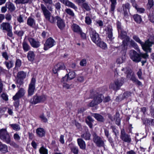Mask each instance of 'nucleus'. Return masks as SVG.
Wrapping results in <instances>:
<instances>
[{
	"mask_svg": "<svg viewBox=\"0 0 154 154\" xmlns=\"http://www.w3.org/2000/svg\"><path fill=\"white\" fill-rule=\"evenodd\" d=\"M130 58L134 62L138 63L141 61V58L146 59L148 58V55L147 53L138 54L136 51L133 50L130 51L129 52Z\"/></svg>",
	"mask_w": 154,
	"mask_h": 154,
	"instance_id": "nucleus-1",
	"label": "nucleus"
},
{
	"mask_svg": "<svg viewBox=\"0 0 154 154\" xmlns=\"http://www.w3.org/2000/svg\"><path fill=\"white\" fill-rule=\"evenodd\" d=\"M41 8L46 19L52 23H55L57 20V16L54 17L51 15L50 11L44 4H41Z\"/></svg>",
	"mask_w": 154,
	"mask_h": 154,
	"instance_id": "nucleus-2",
	"label": "nucleus"
},
{
	"mask_svg": "<svg viewBox=\"0 0 154 154\" xmlns=\"http://www.w3.org/2000/svg\"><path fill=\"white\" fill-rule=\"evenodd\" d=\"M87 28V31L89 32L92 41L96 44H98L101 39L98 33L95 30L90 26H88Z\"/></svg>",
	"mask_w": 154,
	"mask_h": 154,
	"instance_id": "nucleus-3",
	"label": "nucleus"
},
{
	"mask_svg": "<svg viewBox=\"0 0 154 154\" xmlns=\"http://www.w3.org/2000/svg\"><path fill=\"white\" fill-rule=\"evenodd\" d=\"M0 139L7 144H9L11 141V138L6 128L0 129Z\"/></svg>",
	"mask_w": 154,
	"mask_h": 154,
	"instance_id": "nucleus-4",
	"label": "nucleus"
},
{
	"mask_svg": "<svg viewBox=\"0 0 154 154\" xmlns=\"http://www.w3.org/2000/svg\"><path fill=\"white\" fill-rule=\"evenodd\" d=\"M47 99V96L45 95H38L37 94L34 96L30 100V102L32 104L35 105L38 103H42Z\"/></svg>",
	"mask_w": 154,
	"mask_h": 154,
	"instance_id": "nucleus-5",
	"label": "nucleus"
},
{
	"mask_svg": "<svg viewBox=\"0 0 154 154\" xmlns=\"http://www.w3.org/2000/svg\"><path fill=\"white\" fill-rule=\"evenodd\" d=\"M124 79L122 78H119L116 79L114 81V83L111 84L110 85L109 88L115 91L119 89L124 83Z\"/></svg>",
	"mask_w": 154,
	"mask_h": 154,
	"instance_id": "nucleus-6",
	"label": "nucleus"
},
{
	"mask_svg": "<svg viewBox=\"0 0 154 154\" xmlns=\"http://www.w3.org/2000/svg\"><path fill=\"white\" fill-rule=\"evenodd\" d=\"M35 79L33 77L29 85L28 89V96H31L34 94L35 90Z\"/></svg>",
	"mask_w": 154,
	"mask_h": 154,
	"instance_id": "nucleus-7",
	"label": "nucleus"
},
{
	"mask_svg": "<svg viewBox=\"0 0 154 154\" xmlns=\"http://www.w3.org/2000/svg\"><path fill=\"white\" fill-rule=\"evenodd\" d=\"M122 70L125 71V72L127 74V78L130 79V80L134 83L137 79L135 77L134 74L132 73V71L130 68L129 67L123 68L122 69Z\"/></svg>",
	"mask_w": 154,
	"mask_h": 154,
	"instance_id": "nucleus-8",
	"label": "nucleus"
},
{
	"mask_svg": "<svg viewBox=\"0 0 154 154\" xmlns=\"http://www.w3.org/2000/svg\"><path fill=\"white\" fill-rule=\"evenodd\" d=\"M120 138L123 141L128 143H129L131 142V140L130 136L125 132L124 128L121 130Z\"/></svg>",
	"mask_w": 154,
	"mask_h": 154,
	"instance_id": "nucleus-9",
	"label": "nucleus"
},
{
	"mask_svg": "<svg viewBox=\"0 0 154 154\" xmlns=\"http://www.w3.org/2000/svg\"><path fill=\"white\" fill-rule=\"evenodd\" d=\"M133 38L135 41L139 43L141 46L142 48L145 50V48H149V45H151V43L148 41H146L144 43L142 42L140 39L139 37L137 35H134L133 36Z\"/></svg>",
	"mask_w": 154,
	"mask_h": 154,
	"instance_id": "nucleus-10",
	"label": "nucleus"
},
{
	"mask_svg": "<svg viewBox=\"0 0 154 154\" xmlns=\"http://www.w3.org/2000/svg\"><path fill=\"white\" fill-rule=\"evenodd\" d=\"M55 44V40L52 38L50 37L46 40L44 44V49L46 51L54 46Z\"/></svg>",
	"mask_w": 154,
	"mask_h": 154,
	"instance_id": "nucleus-11",
	"label": "nucleus"
},
{
	"mask_svg": "<svg viewBox=\"0 0 154 154\" xmlns=\"http://www.w3.org/2000/svg\"><path fill=\"white\" fill-rule=\"evenodd\" d=\"M26 92L25 89L23 88L19 89L13 98L14 100H19L21 97L23 96Z\"/></svg>",
	"mask_w": 154,
	"mask_h": 154,
	"instance_id": "nucleus-12",
	"label": "nucleus"
},
{
	"mask_svg": "<svg viewBox=\"0 0 154 154\" xmlns=\"http://www.w3.org/2000/svg\"><path fill=\"white\" fill-rule=\"evenodd\" d=\"M94 137V141L96 145L99 146H103L104 145V142L102 139L95 134Z\"/></svg>",
	"mask_w": 154,
	"mask_h": 154,
	"instance_id": "nucleus-13",
	"label": "nucleus"
},
{
	"mask_svg": "<svg viewBox=\"0 0 154 154\" xmlns=\"http://www.w3.org/2000/svg\"><path fill=\"white\" fill-rule=\"evenodd\" d=\"M65 66L64 64L62 62H60L55 65L53 69V71L54 73L56 74L57 72L60 70L65 69Z\"/></svg>",
	"mask_w": 154,
	"mask_h": 154,
	"instance_id": "nucleus-14",
	"label": "nucleus"
},
{
	"mask_svg": "<svg viewBox=\"0 0 154 154\" xmlns=\"http://www.w3.org/2000/svg\"><path fill=\"white\" fill-rule=\"evenodd\" d=\"M28 40L31 45L33 48H37L40 45V42L38 41L35 40L34 38L29 37Z\"/></svg>",
	"mask_w": 154,
	"mask_h": 154,
	"instance_id": "nucleus-15",
	"label": "nucleus"
},
{
	"mask_svg": "<svg viewBox=\"0 0 154 154\" xmlns=\"http://www.w3.org/2000/svg\"><path fill=\"white\" fill-rule=\"evenodd\" d=\"M59 1L66 6L72 8L76 11L78 9L77 7L74 3L68 0H59Z\"/></svg>",
	"mask_w": 154,
	"mask_h": 154,
	"instance_id": "nucleus-16",
	"label": "nucleus"
},
{
	"mask_svg": "<svg viewBox=\"0 0 154 154\" xmlns=\"http://www.w3.org/2000/svg\"><path fill=\"white\" fill-rule=\"evenodd\" d=\"M0 28L3 31H9L12 29L10 24L7 22H3L1 25Z\"/></svg>",
	"mask_w": 154,
	"mask_h": 154,
	"instance_id": "nucleus-17",
	"label": "nucleus"
},
{
	"mask_svg": "<svg viewBox=\"0 0 154 154\" xmlns=\"http://www.w3.org/2000/svg\"><path fill=\"white\" fill-rule=\"evenodd\" d=\"M57 25L58 27L61 30L63 29L65 26V22L59 17L57 16Z\"/></svg>",
	"mask_w": 154,
	"mask_h": 154,
	"instance_id": "nucleus-18",
	"label": "nucleus"
},
{
	"mask_svg": "<svg viewBox=\"0 0 154 154\" xmlns=\"http://www.w3.org/2000/svg\"><path fill=\"white\" fill-rule=\"evenodd\" d=\"M47 8L50 11H52L53 9L52 7L53 2L52 0H42Z\"/></svg>",
	"mask_w": 154,
	"mask_h": 154,
	"instance_id": "nucleus-19",
	"label": "nucleus"
},
{
	"mask_svg": "<svg viewBox=\"0 0 154 154\" xmlns=\"http://www.w3.org/2000/svg\"><path fill=\"white\" fill-rule=\"evenodd\" d=\"M27 24L32 28H34L35 25V21L34 19L29 17L27 20Z\"/></svg>",
	"mask_w": 154,
	"mask_h": 154,
	"instance_id": "nucleus-20",
	"label": "nucleus"
},
{
	"mask_svg": "<svg viewBox=\"0 0 154 154\" xmlns=\"http://www.w3.org/2000/svg\"><path fill=\"white\" fill-rule=\"evenodd\" d=\"M77 142L80 148L84 150L86 148V144L85 141L82 138H78Z\"/></svg>",
	"mask_w": 154,
	"mask_h": 154,
	"instance_id": "nucleus-21",
	"label": "nucleus"
},
{
	"mask_svg": "<svg viewBox=\"0 0 154 154\" xmlns=\"http://www.w3.org/2000/svg\"><path fill=\"white\" fill-rule=\"evenodd\" d=\"M36 132L37 136L39 137H42L45 135V132L42 128H38L36 130Z\"/></svg>",
	"mask_w": 154,
	"mask_h": 154,
	"instance_id": "nucleus-22",
	"label": "nucleus"
},
{
	"mask_svg": "<svg viewBox=\"0 0 154 154\" xmlns=\"http://www.w3.org/2000/svg\"><path fill=\"white\" fill-rule=\"evenodd\" d=\"M69 146L70 148L71 151L74 154H79V149L77 146L72 143L69 144Z\"/></svg>",
	"mask_w": 154,
	"mask_h": 154,
	"instance_id": "nucleus-23",
	"label": "nucleus"
},
{
	"mask_svg": "<svg viewBox=\"0 0 154 154\" xmlns=\"http://www.w3.org/2000/svg\"><path fill=\"white\" fill-rule=\"evenodd\" d=\"M112 29V26L109 25L107 27V31L106 32V34L108 35V37L110 40H112L114 38H113Z\"/></svg>",
	"mask_w": 154,
	"mask_h": 154,
	"instance_id": "nucleus-24",
	"label": "nucleus"
},
{
	"mask_svg": "<svg viewBox=\"0 0 154 154\" xmlns=\"http://www.w3.org/2000/svg\"><path fill=\"white\" fill-rule=\"evenodd\" d=\"M0 151L3 153L8 152V147L5 144L3 143L0 141Z\"/></svg>",
	"mask_w": 154,
	"mask_h": 154,
	"instance_id": "nucleus-25",
	"label": "nucleus"
},
{
	"mask_svg": "<svg viewBox=\"0 0 154 154\" xmlns=\"http://www.w3.org/2000/svg\"><path fill=\"white\" fill-rule=\"evenodd\" d=\"M71 28L74 32L77 33L81 32V29L78 25L76 24L73 23L71 26Z\"/></svg>",
	"mask_w": 154,
	"mask_h": 154,
	"instance_id": "nucleus-26",
	"label": "nucleus"
},
{
	"mask_svg": "<svg viewBox=\"0 0 154 154\" xmlns=\"http://www.w3.org/2000/svg\"><path fill=\"white\" fill-rule=\"evenodd\" d=\"M35 54L34 52L32 51H29L27 53V57L28 60L32 62L34 61L35 59Z\"/></svg>",
	"mask_w": 154,
	"mask_h": 154,
	"instance_id": "nucleus-27",
	"label": "nucleus"
},
{
	"mask_svg": "<svg viewBox=\"0 0 154 154\" xmlns=\"http://www.w3.org/2000/svg\"><path fill=\"white\" fill-rule=\"evenodd\" d=\"M119 34V38L122 39L124 38H126L127 37V32L122 29L118 31Z\"/></svg>",
	"mask_w": 154,
	"mask_h": 154,
	"instance_id": "nucleus-28",
	"label": "nucleus"
},
{
	"mask_svg": "<svg viewBox=\"0 0 154 154\" xmlns=\"http://www.w3.org/2000/svg\"><path fill=\"white\" fill-rule=\"evenodd\" d=\"M23 48L24 52L28 51L30 49V47L28 43L24 40L22 43Z\"/></svg>",
	"mask_w": 154,
	"mask_h": 154,
	"instance_id": "nucleus-29",
	"label": "nucleus"
},
{
	"mask_svg": "<svg viewBox=\"0 0 154 154\" xmlns=\"http://www.w3.org/2000/svg\"><path fill=\"white\" fill-rule=\"evenodd\" d=\"M94 99L97 104L102 101L103 96L102 94H99L94 97Z\"/></svg>",
	"mask_w": 154,
	"mask_h": 154,
	"instance_id": "nucleus-30",
	"label": "nucleus"
},
{
	"mask_svg": "<svg viewBox=\"0 0 154 154\" xmlns=\"http://www.w3.org/2000/svg\"><path fill=\"white\" fill-rule=\"evenodd\" d=\"M6 7L11 11H13L15 10V7L14 5L10 2H7L6 4Z\"/></svg>",
	"mask_w": 154,
	"mask_h": 154,
	"instance_id": "nucleus-31",
	"label": "nucleus"
},
{
	"mask_svg": "<svg viewBox=\"0 0 154 154\" xmlns=\"http://www.w3.org/2000/svg\"><path fill=\"white\" fill-rule=\"evenodd\" d=\"M147 41H148L151 43V45H149V48H146L145 51L150 52L151 48H150V47L152 46V44L154 43V36H151L150 38L148 39Z\"/></svg>",
	"mask_w": 154,
	"mask_h": 154,
	"instance_id": "nucleus-32",
	"label": "nucleus"
},
{
	"mask_svg": "<svg viewBox=\"0 0 154 154\" xmlns=\"http://www.w3.org/2000/svg\"><path fill=\"white\" fill-rule=\"evenodd\" d=\"M93 119L90 116H88L86 120V123L88 125L90 128H92L93 125L92 122H93Z\"/></svg>",
	"mask_w": 154,
	"mask_h": 154,
	"instance_id": "nucleus-33",
	"label": "nucleus"
},
{
	"mask_svg": "<svg viewBox=\"0 0 154 154\" xmlns=\"http://www.w3.org/2000/svg\"><path fill=\"white\" fill-rule=\"evenodd\" d=\"M26 73L23 71H20L18 72L17 77L19 79H23L26 76Z\"/></svg>",
	"mask_w": 154,
	"mask_h": 154,
	"instance_id": "nucleus-34",
	"label": "nucleus"
},
{
	"mask_svg": "<svg viewBox=\"0 0 154 154\" xmlns=\"http://www.w3.org/2000/svg\"><path fill=\"white\" fill-rule=\"evenodd\" d=\"M120 114L118 112H116L114 115V119H116V123L118 126L120 125L121 119L119 117Z\"/></svg>",
	"mask_w": 154,
	"mask_h": 154,
	"instance_id": "nucleus-35",
	"label": "nucleus"
},
{
	"mask_svg": "<svg viewBox=\"0 0 154 154\" xmlns=\"http://www.w3.org/2000/svg\"><path fill=\"white\" fill-rule=\"evenodd\" d=\"M134 21L137 23H140L142 21L141 16L138 14H134L133 16Z\"/></svg>",
	"mask_w": 154,
	"mask_h": 154,
	"instance_id": "nucleus-36",
	"label": "nucleus"
},
{
	"mask_svg": "<svg viewBox=\"0 0 154 154\" xmlns=\"http://www.w3.org/2000/svg\"><path fill=\"white\" fill-rule=\"evenodd\" d=\"M111 2L110 11L113 12L116 8V5L117 4L116 0H110Z\"/></svg>",
	"mask_w": 154,
	"mask_h": 154,
	"instance_id": "nucleus-37",
	"label": "nucleus"
},
{
	"mask_svg": "<svg viewBox=\"0 0 154 154\" xmlns=\"http://www.w3.org/2000/svg\"><path fill=\"white\" fill-rule=\"evenodd\" d=\"M81 137L86 140H89L90 139L91 134L89 132H86L85 133L82 134Z\"/></svg>",
	"mask_w": 154,
	"mask_h": 154,
	"instance_id": "nucleus-38",
	"label": "nucleus"
},
{
	"mask_svg": "<svg viewBox=\"0 0 154 154\" xmlns=\"http://www.w3.org/2000/svg\"><path fill=\"white\" fill-rule=\"evenodd\" d=\"M9 125L14 130L18 131L20 129V127L17 124H10Z\"/></svg>",
	"mask_w": 154,
	"mask_h": 154,
	"instance_id": "nucleus-39",
	"label": "nucleus"
},
{
	"mask_svg": "<svg viewBox=\"0 0 154 154\" xmlns=\"http://www.w3.org/2000/svg\"><path fill=\"white\" fill-rule=\"evenodd\" d=\"M31 0H16L14 2L17 4H25L30 2Z\"/></svg>",
	"mask_w": 154,
	"mask_h": 154,
	"instance_id": "nucleus-40",
	"label": "nucleus"
},
{
	"mask_svg": "<svg viewBox=\"0 0 154 154\" xmlns=\"http://www.w3.org/2000/svg\"><path fill=\"white\" fill-rule=\"evenodd\" d=\"M4 63L8 69H10L13 66V62L12 60L9 61H5Z\"/></svg>",
	"mask_w": 154,
	"mask_h": 154,
	"instance_id": "nucleus-41",
	"label": "nucleus"
},
{
	"mask_svg": "<svg viewBox=\"0 0 154 154\" xmlns=\"http://www.w3.org/2000/svg\"><path fill=\"white\" fill-rule=\"evenodd\" d=\"M93 116L99 121L103 122V121L104 119L103 117L99 114L94 113Z\"/></svg>",
	"mask_w": 154,
	"mask_h": 154,
	"instance_id": "nucleus-42",
	"label": "nucleus"
},
{
	"mask_svg": "<svg viewBox=\"0 0 154 154\" xmlns=\"http://www.w3.org/2000/svg\"><path fill=\"white\" fill-rule=\"evenodd\" d=\"M69 73L66 74L68 76L69 80H71L75 77V72L73 71H70L69 69Z\"/></svg>",
	"mask_w": 154,
	"mask_h": 154,
	"instance_id": "nucleus-43",
	"label": "nucleus"
},
{
	"mask_svg": "<svg viewBox=\"0 0 154 154\" xmlns=\"http://www.w3.org/2000/svg\"><path fill=\"white\" fill-rule=\"evenodd\" d=\"M130 38L129 37H127L125 40L122 41V45L124 47L125 49L127 48L128 45V42L130 41Z\"/></svg>",
	"mask_w": 154,
	"mask_h": 154,
	"instance_id": "nucleus-44",
	"label": "nucleus"
},
{
	"mask_svg": "<svg viewBox=\"0 0 154 154\" xmlns=\"http://www.w3.org/2000/svg\"><path fill=\"white\" fill-rule=\"evenodd\" d=\"M130 45L133 46L135 49L137 50V51H139L140 50L137 44L132 40L130 41Z\"/></svg>",
	"mask_w": 154,
	"mask_h": 154,
	"instance_id": "nucleus-45",
	"label": "nucleus"
},
{
	"mask_svg": "<svg viewBox=\"0 0 154 154\" xmlns=\"http://www.w3.org/2000/svg\"><path fill=\"white\" fill-rule=\"evenodd\" d=\"M39 152L41 154H48L47 149L43 146H42L40 148Z\"/></svg>",
	"mask_w": 154,
	"mask_h": 154,
	"instance_id": "nucleus-46",
	"label": "nucleus"
},
{
	"mask_svg": "<svg viewBox=\"0 0 154 154\" xmlns=\"http://www.w3.org/2000/svg\"><path fill=\"white\" fill-rule=\"evenodd\" d=\"M122 7V8L123 11L128 10L129 11L130 8V4L128 3H127L125 4H123Z\"/></svg>",
	"mask_w": 154,
	"mask_h": 154,
	"instance_id": "nucleus-47",
	"label": "nucleus"
},
{
	"mask_svg": "<svg viewBox=\"0 0 154 154\" xmlns=\"http://www.w3.org/2000/svg\"><path fill=\"white\" fill-rule=\"evenodd\" d=\"M125 59V54H124L122 57L117 59V61L119 63H121L124 62Z\"/></svg>",
	"mask_w": 154,
	"mask_h": 154,
	"instance_id": "nucleus-48",
	"label": "nucleus"
},
{
	"mask_svg": "<svg viewBox=\"0 0 154 154\" xmlns=\"http://www.w3.org/2000/svg\"><path fill=\"white\" fill-rule=\"evenodd\" d=\"M97 46L100 47L103 49H105L106 48V45L105 43L103 41H101V39L100 40L98 44H96Z\"/></svg>",
	"mask_w": 154,
	"mask_h": 154,
	"instance_id": "nucleus-49",
	"label": "nucleus"
},
{
	"mask_svg": "<svg viewBox=\"0 0 154 154\" xmlns=\"http://www.w3.org/2000/svg\"><path fill=\"white\" fill-rule=\"evenodd\" d=\"M65 12L70 16L73 17L75 16V14L71 9L69 8H66L65 10Z\"/></svg>",
	"mask_w": 154,
	"mask_h": 154,
	"instance_id": "nucleus-50",
	"label": "nucleus"
},
{
	"mask_svg": "<svg viewBox=\"0 0 154 154\" xmlns=\"http://www.w3.org/2000/svg\"><path fill=\"white\" fill-rule=\"evenodd\" d=\"M39 118L41 121L45 123H46L48 122V120L47 118L45 117L44 113H42L39 116Z\"/></svg>",
	"mask_w": 154,
	"mask_h": 154,
	"instance_id": "nucleus-51",
	"label": "nucleus"
},
{
	"mask_svg": "<svg viewBox=\"0 0 154 154\" xmlns=\"http://www.w3.org/2000/svg\"><path fill=\"white\" fill-rule=\"evenodd\" d=\"M131 93L130 92L127 91L125 92L122 95V100L127 98L130 97L131 95Z\"/></svg>",
	"mask_w": 154,
	"mask_h": 154,
	"instance_id": "nucleus-52",
	"label": "nucleus"
},
{
	"mask_svg": "<svg viewBox=\"0 0 154 154\" xmlns=\"http://www.w3.org/2000/svg\"><path fill=\"white\" fill-rule=\"evenodd\" d=\"M86 16L85 17V23L87 24L90 25L92 23V20L91 18L88 16V14H86Z\"/></svg>",
	"mask_w": 154,
	"mask_h": 154,
	"instance_id": "nucleus-53",
	"label": "nucleus"
},
{
	"mask_svg": "<svg viewBox=\"0 0 154 154\" xmlns=\"http://www.w3.org/2000/svg\"><path fill=\"white\" fill-rule=\"evenodd\" d=\"M13 138L17 142H19L20 139V137L17 133H15L13 135Z\"/></svg>",
	"mask_w": 154,
	"mask_h": 154,
	"instance_id": "nucleus-54",
	"label": "nucleus"
},
{
	"mask_svg": "<svg viewBox=\"0 0 154 154\" xmlns=\"http://www.w3.org/2000/svg\"><path fill=\"white\" fill-rule=\"evenodd\" d=\"M111 128L112 129V132L114 133L116 137H117V135H119V131L117 129H116L115 126H111Z\"/></svg>",
	"mask_w": 154,
	"mask_h": 154,
	"instance_id": "nucleus-55",
	"label": "nucleus"
},
{
	"mask_svg": "<svg viewBox=\"0 0 154 154\" xmlns=\"http://www.w3.org/2000/svg\"><path fill=\"white\" fill-rule=\"evenodd\" d=\"M21 65V61L19 59H17L15 62V68L20 67Z\"/></svg>",
	"mask_w": 154,
	"mask_h": 154,
	"instance_id": "nucleus-56",
	"label": "nucleus"
},
{
	"mask_svg": "<svg viewBox=\"0 0 154 154\" xmlns=\"http://www.w3.org/2000/svg\"><path fill=\"white\" fill-rule=\"evenodd\" d=\"M154 5V2L153 0H148V3L147 4V8L148 9H150Z\"/></svg>",
	"mask_w": 154,
	"mask_h": 154,
	"instance_id": "nucleus-57",
	"label": "nucleus"
},
{
	"mask_svg": "<svg viewBox=\"0 0 154 154\" xmlns=\"http://www.w3.org/2000/svg\"><path fill=\"white\" fill-rule=\"evenodd\" d=\"M68 80H70L69 79V77L66 74V75L62 79L61 82L62 83H63V84L64 83H66L68 82Z\"/></svg>",
	"mask_w": 154,
	"mask_h": 154,
	"instance_id": "nucleus-58",
	"label": "nucleus"
},
{
	"mask_svg": "<svg viewBox=\"0 0 154 154\" xmlns=\"http://www.w3.org/2000/svg\"><path fill=\"white\" fill-rule=\"evenodd\" d=\"M130 2L132 4V5L133 7L135 9L138 7L137 4L135 0H130Z\"/></svg>",
	"mask_w": 154,
	"mask_h": 154,
	"instance_id": "nucleus-59",
	"label": "nucleus"
},
{
	"mask_svg": "<svg viewBox=\"0 0 154 154\" xmlns=\"http://www.w3.org/2000/svg\"><path fill=\"white\" fill-rule=\"evenodd\" d=\"M24 33V32L22 30L16 31L14 32V33L20 37L22 36L23 35Z\"/></svg>",
	"mask_w": 154,
	"mask_h": 154,
	"instance_id": "nucleus-60",
	"label": "nucleus"
},
{
	"mask_svg": "<svg viewBox=\"0 0 154 154\" xmlns=\"http://www.w3.org/2000/svg\"><path fill=\"white\" fill-rule=\"evenodd\" d=\"M83 7L87 11H90L91 9L90 6L86 3H83L82 4Z\"/></svg>",
	"mask_w": 154,
	"mask_h": 154,
	"instance_id": "nucleus-61",
	"label": "nucleus"
},
{
	"mask_svg": "<svg viewBox=\"0 0 154 154\" xmlns=\"http://www.w3.org/2000/svg\"><path fill=\"white\" fill-rule=\"evenodd\" d=\"M87 60L85 59H83L80 62V64L81 66H84L86 65Z\"/></svg>",
	"mask_w": 154,
	"mask_h": 154,
	"instance_id": "nucleus-62",
	"label": "nucleus"
},
{
	"mask_svg": "<svg viewBox=\"0 0 154 154\" xmlns=\"http://www.w3.org/2000/svg\"><path fill=\"white\" fill-rule=\"evenodd\" d=\"M5 71H4V72H3V71L1 72H0V73H5V74L6 76L7 77H8V78H10V76H11V74L9 73V71L8 70H7L5 69Z\"/></svg>",
	"mask_w": 154,
	"mask_h": 154,
	"instance_id": "nucleus-63",
	"label": "nucleus"
},
{
	"mask_svg": "<svg viewBox=\"0 0 154 154\" xmlns=\"http://www.w3.org/2000/svg\"><path fill=\"white\" fill-rule=\"evenodd\" d=\"M54 6L55 8L57 10H60L61 8V5L60 2H57L56 3Z\"/></svg>",
	"mask_w": 154,
	"mask_h": 154,
	"instance_id": "nucleus-64",
	"label": "nucleus"
}]
</instances>
